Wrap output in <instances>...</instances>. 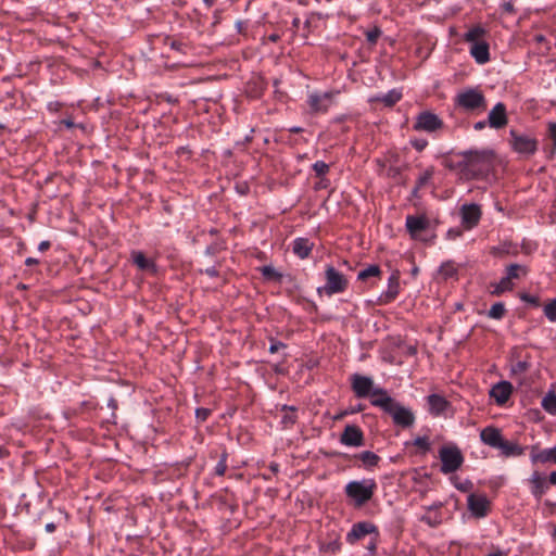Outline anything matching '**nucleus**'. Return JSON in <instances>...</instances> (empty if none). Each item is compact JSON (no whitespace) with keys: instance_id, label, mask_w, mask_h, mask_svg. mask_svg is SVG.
Masks as SVG:
<instances>
[{"instance_id":"nucleus-1","label":"nucleus","mask_w":556,"mask_h":556,"mask_svg":"<svg viewBox=\"0 0 556 556\" xmlns=\"http://www.w3.org/2000/svg\"><path fill=\"white\" fill-rule=\"evenodd\" d=\"M485 162L484 153L470 151L457 155L447 163V166L451 169L457 170L463 178L471 179L479 173H482Z\"/></svg>"},{"instance_id":"nucleus-38","label":"nucleus","mask_w":556,"mask_h":556,"mask_svg":"<svg viewBox=\"0 0 556 556\" xmlns=\"http://www.w3.org/2000/svg\"><path fill=\"white\" fill-rule=\"evenodd\" d=\"M380 35H381V30L378 27H374L372 29L366 31L367 41L370 45H375L377 42L378 38L380 37Z\"/></svg>"},{"instance_id":"nucleus-22","label":"nucleus","mask_w":556,"mask_h":556,"mask_svg":"<svg viewBox=\"0 0 556 556\" xmlns=\"http://www.w3.org/2000/svg\"><path fill=\"white\" fill-rule=\"evenodd\" d=\"M399 288H400V275L397 271L393 273L391 275V277L389 278V285H388V290L387 292L381 296V301L382 302H390L392 301L393 299H395V296L397 295L399 293Z\"/></svg>"},{"instance_id":"nucleus-6","label":"nucleus","mask_w":556,"mask_h":556,"mask_svg":"<svg viewBox=\"0 0 556 556\" xmlns=\"http://www.w3.org/2000/svg\"><path fill=\"white\" fill-rule=\"evenodd\" d=\"M509 135V144L515 152L527 156L535 153L538 149L536 139L527 135H520L514 129L510 130Z\"/></svg>"},{"instance_id":"nucleus-55","label":"nucleus","mask_w":556,"mask_h":556,"mask_svg":"<svg viewBox=\"0 0 556 556\" xmlns=\"http://www.w3.org/2000/svg\"><path fill=\"white\" fill-rule=\"evenodd\" d=\"M368 548H369L371 552H375V549H376V540H372V541L370 542V545L368 546Z\"/></svg>"},{"instance_id":"nucleus-28","label":"nucleus","mask_w":556,"mask_h":556,"mask_svg":"<svg viewBox=\"0 0 556 556\" xmlns=\"http://www.w3.org/2000/svg\"><path fill=\"white\" fill-rule=\"evenodd\" d=\"M542 407L549 414L556 415V394L548 393L542 400Z\"/></svg>"},{"instance_id":"nucleus-8","label":"nucleus","mask_w":556,"mask_h":556,"mask_svg":"<svg viewBox=\"0 0 556 556\" xmlns=\"http://www.w3.org/2000/svg\"><path fill=\"white\" fill-rule=\"evenodd\" d=\"M387 413L391 415L394 424L401 427H409L415 421V416L413 412H410L408 408H406L395 400Z\"/></svg>"},{"instance_id":"nucleus-29","label":"nucleus","mask_w":556,"mask_h":556,"mask_svg":"<svg viewBox=\"0 0 556 556\" xmlns=\"http://www.w3.org/2000/svg\"><path fill=\"white\" fill-rule=\"evenodd\" d=\"M513 282L511 280L505 276L501 279V281L495 285L494 290L491 292L492 294L500 295L505 291L511 290Z\"/></svg>"},{"instance_id":"nucleus-45","label":"nucleus","mask_w":556,"mask_h":556,"mask_svg":"<svg viewBox=\"0 0 556 556\" xmlns=\"http://www.w3.org/2000/svg\"><path fill=\"white\" fill-rule=\"evenodd\" d=\"M415 445L420 448L428 450L429 448L428 439L427 438H417L415 440Z\"/></svg>"},{"instance_id":"nucleus-21","label":"nucleus","mask_w":556,"mask_h":556,"mask_svg":"<svg viewBox=\"0 0 556 556\" xmlns=\"http://www.w3.org/2000/svg\"><path fill=\"white\" fill-rule=\"evenodd\" d=\"M532 493L536 498H541L542 495L547 491L548 485L546 478L539 471H534L531 476Z\"/></svg>"},{"instance_id":"nucleus-10","label":"nucleus","mask_w":556,"mask_h":556,"mask_svg":"<svg viewBox=\"0 0 556 556\" xmlns=\"http://www.w3.org/2000/svg\"><path fill=\"white\" fill-rule=\"evenodd\" d=\"M482 216V210L479 205L470 203L460 207L462 225L465 229L475 227Z\"/></svg>"},{"instance_id":"nucleus-19","label":"nucleus","mask_w":556,"mask_h":556,"mask_svg":"<svg viewBox=\"0 0 556 556\" xmlns=\"http://www.w3.org/2000/svg\"><path fill=\"white\" fill-rule=\"evenodd\" d=\"M371 397V404L381 407L384 412H388L394 400L388 395V393L380 388L374 389L369 394Z\"/></svg>"},{"instance_id":"nucleus-53","label":"nucleus","mask_w":556,"mask_h":556,"mask_svg":"<svg viewBox=\"0 0 556 556\" xmlns=\"http://www.w3.org/2000/svg\"><path fill=\"white\" fill-rule=\"evenodd\" d=\"M35 264H38V260L33 258V257H29L26 260V265L30 266V265H35Z\"/></svg>"},{"instance_id":"nucleus-2","label":"nucleus","mask_w":556,"mask_h":556,"mask_svg":"<svg viewBox=\"0 0 556 556\" xmlns=\"http://www.w3.org/2000/svg\"><path fill=\"white\" fill-rule=\"evenodd\" d=\"M375 489L376 483L372 480L352 481L346 485L345 492L356 506H362L372 497Z\"/></svg>"},{"instance_id":"nucleus-36","label":"nucleus","mask_w":556,"mask_h":556,"mask_svg":"<svg viewBox=\"0 0 556 556\" xmlns=\"http://www.w3.org/2000/svg\"><path fill=\"white\" fill-rule=\"evenodd\" d=\"M359 457L366 466H375L379 460V457L369 451L363 452Z\"/></svg>"},{"instance_id":"nucleus-51","label":"nucleus","mask_w":556,"mask_h":556,"mask_svg":"<svg viewBox=\"0 0 556 556\" xmlns=\"http://www.w3.org/2000/svg\"><path fill=\"white\" fill-rule=\"evenodd\" d=\"M480 437H481V440L486 443V438H488V434H486V428L482 429L481 432H480Z\"/></svg>"},{"instance_id":"nucleus-50","label":"nucleus","mask_w":556,"mask_h":556,"mask_svg":"<svg viewBox=\"0 0 556 556\" xmlns=\"http://www.w3.org/2000/svg\"><path fill=\"white\" fill-rule=\"evenodd\" d=\"M489 556H507V554L502 551H495V552L489 553Z\"/></svg>"},{"instance_id":"nucleus-18","label":"nucleus","mask_w":556,"mask_h":556,"mask_svg":"<svg viewBox=\"0 0 556 556\" xmlns=\"http://www.w3.org/2000/svg\"><path fill=\"white\" fill-rule=\"evenodd\" d=\"M429 220L426 216L409 215L406 218V227L412 237H416L417 233L428 228Z\"/></svg>"},{"instance_id":"nucleus-46","label":"nucleus","mask_w":556,"mask_h":556,"mask_svg":"<svg viewBox=\"0 0 556 556\" xmlns=\"http://www.w3.org/2000/svg\"><path fill=\"white\" fill-rule=\"evenodd\" d=\"M462 233H463V232H462V230H460L459 228L450 229V230L447 231V238H448V239H451V240H454V239H456V238L460 237V236H462Z\"/></svg>"},{"instance_id":"nucleus-39","label":"nucleus","mask_w":556,"mask_h":556,"mask_svg":"<svg viewBox=\"0 0 556 556\" xmlns=\"http://www.w3.org/2000/svg\"><path fill=\"white\" fill-rule=\"evenodd\" d=\"M313 168L318 176H323L328 172L329 166L324 162H316Z\"/></svg>"},{"instance_id":"nucleus-35","label":"nucleus","mask_w":556,"mask_h":556,"mask_svg":"<svg viewBox=\"0 0 556 556\" xmlns=\"http://www.w3.org/2000/svg\"><path fill=\"white\" fill-rule=\"evenodd\" d=\"M401 97L402 94L399 91L391 90L381 99V101L384 103L386 106H392L401 99Z\"/></svg>"},{"instance_id":"nucleus-54","label":"nucleus","mask_w":556,"mask_h":556,"mask_svg":"<svg viewBox=\"0 0 556 556\" xmlns=\"http://www.w3.org/2000/svg\"><path fill=\"white\" fill-rule=\"evenodd\" d=\"M62 123L65 124L68 128L74 126V123L71 119H64Z\"/></svg>"},{"instance_id":"nucleus-27","label":"nucleus","mask_w":556,"mask_h":556,"mask_svg":"<svg viewBox=\"0 0 556 556\" xmlns=\"http://www.w3.org/2000/svg\"><path fill=\"white\" fill-rule=\"evenodd\" d=\"M457 274V266L453 262H445L439 269V277L446 280L454 278Z\"/></svg>"},{"instance_id":"nucleus-48","label":"nucleus","mask_w":556,"mask_h":556,"mask_svg":"<svg viewBox=\"0 0 556 556\" xmlns=\"http://www.w3.org/2000/svg\"><path fill=\"white\" fill-rule=\"evenodd\" d=\"M281 348H285V344H283V343H281V342L274 343V344H271V345H270L269 351H270L271 353H275V352H277V351H278L279 349H281Z\"/></svg>"},{"instance_id":"nucleus-30","label":"nucleus","mask_w":556,"mask_h":556,"mask_svg":"<svg viewBox=\"0 0 556 556\" xmlns=\"http://www.w3.org/2000/svg\"><path fill=\"white\" fill-rule=\"evenodd\" d=\"M261 271L265 279L273 280V281H279L281 279V274L277 271V269L270 265L263 266L261 268Z\"/></svg>"},{"instance_id":"nucleus-3","label":"nucleus","mask_w":556,"mask_h":556,"mask_svg":"<svg viewBox=\"0 0 556 556\" xmlns=\"http://www.w3.org/2000/svg\"><path fill=\"white\" fill-rule=\"evenodd\" d=\"M489 446L498 448L503 456H517L523 453V448L517 443L505 440L498 429L489 427Z\"/></svg>"},{"instance_id":"nucleus-4","label":"nucleus","mask_w":556,"mask_h":556,"mask_svg":"<svg viewBox=\"0 0 556 556\" xmlns=\"http://www.w3.org/2000/svg\"><path fill=\"white\" fill-rule=\"evenodd\" d=\"M484 29L480 26L470 29L465 38L471 43L470 53L478 63L486 62V43L483 40Z\"/></svg>"},{"instance_id":"nucleus-52","label":"nucleus","mask_w":556,"mask_h":556,"mask_svg":"<svg viewBox=\"0 0 556 556\" xmlns=\"http://www.w3.org/2000/svg\"><path fill=\"white\" fill-rule=\"evenodd\" d=\"M551 484L556 485V471L552 472L548 478Z\"/></svg>"},{"instance_id":"nucleus-32","label":"nucleus","mask_w":556,"mask_h":556,"mask_svg":"<svg viewBox=\"0 0 556 556\" xmlns=\"http://www.w3.org/2000/svg\"><path fill=\"white\" fill-rule=\"evenodd\" d=\"M381 270L378 265H371L368 268L358 273L359 280H366L369 277H378Z\"/></svg>"},{"instance_id":"nucleus-5","label":"nucleus","mask_w":556,"mask_h":556,"mask_svg":"<svg viewBox=\"0 0 556 556\" xmlns=\"http://www.w3.org/2000/svg\"><path fill=\"white\" fill-rule=\"evenodd\" d=\"M441 470L451 473L460 468L464 458L460 450L455 445H445L440 450Z\"/></svg>"},{"instance_id":"nucleus-26","label":"nucleus","mask_w":556,"mask_h":556,"mask_svg":"<svg viewBox=\"0 0 556 556\" xmlns=\"http://www.w3.org/2000/svg\"><path fill=\"white\" fill-rule=\"evenodd\" d=\"M532 462L546 463L554 462L556 464V446L551 450H544L538 454L532 455Z\"/></svg>"},{"instance_id":"nucleus-13","label":"nucleus","mask_w":556,"mask_h":556,"mask_svg":"<svg viewBox=\"0 0 556 556\" xmlns=\"http://www.w3.org/2000/svg\"><path fill=\"white\" fill-rule=\"evenodd\" d=\"M441 126L442 123L438 118V116L429 112L421 113L417 117V122L415 124L416 129L426 131H434L439 129Z\"/></svg>"},{"instance_id":"nucleus-33","label":"nucleus","mask_w":556,"mask_h":556,"mask_svg":"<svg viewBox=\"0 0 556 556\" xmlns=\"http://www.w3.org/2000/svg\"><path fill=\"white\" fill-rule=\"evenodd\" d=\"M281 410L283 413V415L281 417L283 424L288 425V424H294L295 422V418H296V416H295V410H296L295 407H293V406H290V407L289 406H283Z\"/></svg>"},{"instance_id":"nucleus-57","label":"nucleus","mask_w":556,"mask_h":556,"mask_svg":"<svg viewBox=\"0 0 556 556\" xmlns=\"http://www.w3.org/2000/svg\"><path fill=\"white\" fill-rule=\"evenodd\" d=\"M476 129H482L483 128V123L482 122H479L476 124Z\"/></svg>"},{"instance_id":"nucleus-58","label":"nucleus","mask_w":556,"mask_h":556,"mask_svg":"<svg viewBox=\"0 0 556 556\" xmlns=\"http://www.w3.org/2000/svg\"><path fill=\"white\" fill-rule=\"evenodd\" d=\"M269 39H270L271 41H276V40L278 39V35H271V36L269 37Z\"/></svg>"},{"instance_id":"nucleus-25","label":"nucleus","mask_w":556,"mask_h":556,"mask_svg":"<svg viewBox=\"0 0 556 556\" xmlns=\"http://www.w3.org/2000/svg\"><path fill=\"white\" fill-rule=\"evenodd\" d=\"M313 248V244L308 242L307 239L299 238L293 243V252L300 256L301 258H304L308 256Z\"/></svg>"},{"instance_id":"nucleus-60","label":"nucleus","mask_w":556,"mask_h":556,"mask_svg":"<svg viewBox=\"0 0 556 556\" xmlns=\"http://www.w3.org/2000/svg\"><path fill=\"white\" fill-rule=\"evenodd\" d=\"M492 253H493L494 255H498L501 252H500V250H498V249H493V250H492Z\"/></svg>"},{"instance_id":"nucleus-24","label":"nucleus","mask_w":556,"mask_h":556,"mask_svg":"<svg viewBox=\"0 0 556 556\" xmlns=\"http://www.w3.org/2000/svg\"><path fill=\"white\" fill-rule=\"evenodd\" d=\"M134 263L141 269L146 271H155V264L148 260L142 252H132Z\"/></svg>"},{"instance_id":"nucleus-61","label":"nucleus","mask_w":556,"mask_h":556,"mask_svg":"<svg viewBox=\"0 0 556 556\" xmlns=\"http://www.w3.org/2000/svg\"><path fill=\"white\" fill-rule=\"evenodd\" d=\"M505 7H506V10H511V8H513L510 3H506Z\"/></svg>"},{"instance_id":"nucleus-47","label":"nucleus","mask_w":556,"mask_h":556,"mask_svg":"<svg viewBox=\"0 0 556 556\" xmlns=\"http://www.w3.org/2000/svg\"><path fill=\"white\" fill-rule=\"evenodd\" d=\"M432 175V172L430 170H427L420 178H419V181H418V185L419 186H422L425 185L431 177Z\"/></svg>"},{"instance_id":"nucleus-15","label":"nucleus","mask_w":556,"mask_h":556,"mask_svg":"<svg viewBox=\"0 0 556 556\" xmlns=\"http://www.w3.org/2000/svg\"><path fill=\"white\" fill-rule=\"evenodd\" d=\"M376 533V527L369 522H358L353 526L352 530L348 533L346 540L353 544L367 534Z\"/></svg>"},{"instance_id":"nucleus-42","label":"nucleus","mask_w":556,"mask_h":556,"mask_svg":"<svg viewBox=\"0 0 556 556\" xmlns=\"http://www.w3.org/2000/svg\"><path fill=\"white\" fill-rule=\"evenodd\" d=\"M210 413H211V410L208 408H198L195 412L197 418L200 419L201 421L206 420Z\"/></svg>"},{"instance_id":"nucleus-40","label":"nucleus","mask_w":556,"mask_h":556,"mask_svg":"<svg viewBox=\"0 0 556 556\" xmlns=\"http://www.w3.org/2000/svg\"><path fill=\"white\" fill-rule=\"evenodd\" d=\"M520 299L523 301V302H527V303H530L534 306H539L540 305V300L538 296H534V295H531V294H528V293H522L520 294Z\"/></svg>"},{"instance_id":"nucleus-16","label":"nucleus","mask_w":556,"mask_h":556,"mask_svg":"<svg viewBox=\"0 0 556 556\" xmlns=\"http://www.w3.org/2000/svg\"><path fill=\"white\" fill-rule=\"evenodd\" d=\"M374 389V382L370 378L359 375L353 376V390L357 396H369Z\"/></svg>"},{"instance_id":"nucleus-34","label":"nucleus","mask_w":556,"mask_h":556,"mask_svg":"<svg viewBox=\"0 0 556 556\" xmlns=\"http://www.w3.org/2000/svg\"><path fill=\"white\" fill-rule=\"evenodd\" d=\"M527 270L525 267L518 265V264H511L507 268V277L511 279L519 278L521 275H526Z\"/></svg>"},{"instance_id":"nucleus-59","label":"nucleus","mask_w":556,"mask_h":556,"mask_svg":"<svg viewBox=\"0 0 556 556\" xmlns=\"http://www.w3.org/2000/svg\"><path fill=\"white\" fill-rule=\"evenodd\" d=\"M277 467H278V466H277L276 464L270 465V469H271L273 471H275V472H276V471H277V469H278Z\"/></svg>"},{"instance_id":"nucleus-7","label":"nucleus","mask_w":556,"mask_h":556,"mask_svg":"<svg viewBox=\"0 0 556 556\" xmlns=\"http://www.w3.org/2000/svg\"><path fill=\"white\" fill-rule=\"evenodd\" d=\"M457 103L465 110H475L484 104V93L479 89H467L457 96Z\"/></svg>"},{"instance_id":"nucleus-43","label":"nucleus","mask_w":556,"mask_h":556,"mask_svg":"<svg viewBox=\"0 0 556 556\" xmlns=\"http://www.w3.org/2000/svg\"><path fill=\"white\" fill-rule=\"evenodd\" d=\"M527 369H528V364L526 362H521V361L517 362L513 367L514 372H525Z\"/></svg>"},{"instance_id":"nucleus-23","label":"nucleus","mask_w":556,"mask_h":556,"mask_svg":"<svg viewBox=\"0 0 556 556\" xmlns=\"http://www.w3.org/2000/svg\"><path fill=\"white\" fill-rule=\"evenodd\" d=\"M428 404L430 412L434 415L442 414L448 406L447 401L439 394L429 395Z\"/></svg>"},{"instance_id":"nucleus-20","label":"nucleus","mask_w":556,"mask_h":556,"mask_svg":"<svg viewBox=\"0 0 556 556\" xmlns=\"http://www.w3.org/2000/svg\"><path fill=\"white\" fill-rule=\"evenodd\" d=\"M468 509L475 517L481 518L486 514V501L483 497L470 494L468 496Z\"/></svg>"},{"instance_id":"nucleus-62","label":"nucleus","mask_w":556,"mask_h":556,"mask_svg":"<svg viewBox=\"0 0 556 556\" xmlns=\"http://www.w3.org/2000/svg\"><path fill=\"white\" fill-rule=\"evenodd\" d=\"M172 46H173V48H176V42H175V41H173V42H172Z\"/></svg>"},{"instance_id":"nucleus-9","label":"nucleus","mask_w":556,"mask_h":556,"mask_svg":"<svg viewBox=\"0 0 556 556\" xmlns=\"http://www.w3.org/2000/svg\"><path fill=\"white\" fill-rule=\"evenodd\" d=\"M513 391V384L503 380L492 386L489 390V397L493 399L497 405L503 406L509 401Z\"/></svg>"},{"instance_id":"nucleus-14","label":"nucleus","mask_w":556,"mask_h":556,"mask_svg":"<svg viewBox=\"0 0 556 556\" xmlns=\"http://www.w3.org/2000/svg\"><path fill=\"white\" fill-rule=\"evenodd\" d=\"M341 442L345 445L361 446L363 445V432L355 425H349L345 427L341 434Z\"/></svg>"},{"instance_id":"nucleus-17","label":"nucleus","mask_w":556,"mask_h":556,"mask_svg":"<svg viewBox=\"0 0 556 556\" xmlns=\"http://www.w3.org/2000/svg\"><path fill=\"white\" fill-rule=\"evenodd\" d=\"M308 103L314 112H325L332 103V94L329 92L323 94H311Z\"/></svg>"},{"instance_id":"nucleus-31","label":"nucleus","mask_w":556,"mask_h":556,"mask_svg":"<svg viewBox=\"0 0 556 556\" xmlns=\"http://www.w3.org/2000/svg\"><path fill=\"white\" fill-rule=\"evenodd\" d=\"M506 313L504 303L496 302L489 309V317L494 319H501Z\"/></svg>"},{"instance_id":"nucleus-49","label":"nucleus","mask_w":556,"mask_h":556,"mask_svg":"<svg viewBox=\"0 0 556 556\" xmlns=\"http://www.w3.org/2000/svg\"><path fill=\"white\" fill-rule=\"evenodd\" d=\"M49 247H50V242H49V241H42V242L39 244V250H40L41 252H43V251L48 250V249H49Z\"/></svg>"},{"instance_id":"nucleus-11","label":"nucleus","mask_w":556,"mask_h":556,"mask_svg":"<svg viewBox=\"0 0 556 556\" xmlns=\"http://www.w3.org/2000/svg\"><path fill=\"white\" fill-rule=\"evenodd\" d=\"M326 280L325 291L328 294L341 292L346 287L344 276L331 266L326 269Z\"/></svg>"},{"instance_id":"nucleus-41","label":"nucleus","mask_w":556,"mask_h":556,"mask_svg":"<svg viewBox=\"0 0 556 556\" xmlns=\"http://www.w3.org/2000/svg\"><path fill=\"white\" fill-rule=\"evenodd\" d=\"M226 454H223L220 462L217 464L215 468V472L218 476H224L226 471Z\"/></svg>"},{"instance_id":"nucleus-44","label":"nucleus","mask_w":556,"mask_h":556,"mask_svg":"<svg viewBox=\"0 0 556 556\" xmlns=\"http://www.w3.org/2000/svg\"><path fill=\"white\" fill-rule=\"evenodd\" d=\"M548 134L554 142V150H556V123H551L548 126Z\"/></svg>"},{"instance_id":"nucleus-56","label":"nucleus","mask_w":556,"mask_h":556,"mask_svg":"<svg viewBox=\"0 0 556 556\" xmlns=\"http://www.w3.org/2000/svg\"><path fill=\"white\" fill-rule=\"evenodd\" d=\"M46 528H47V530H48L49 532H52V531H54V528H55V527H54V525H53V523H48Z\"/></svg>"},{"instance_id":"nucleus-63","label":"nucleus","mask_w":556,"mask_h":556,"mask_svg":"<svg viewBox=\"0 0 556 556\" xmlns=\"http://www.w3.org/2000/svg\"><path fill=\"white\" fill-rule=\"evenodd\" d=\"M554 536L556 538V527H555V530H554Z\"/></svg>"},{"instance_id":"nucleus-12","label":"nucleus","mask_w":556,"mask_h":556,"mask_svg":"<svg viewBox=\"0 0 556 556\" xmlns=\"http://www.w3.org/2000/svg\"><path fill=\"white\" fill-rule=\"evenodd\" d=\"M508 124L507 110L504 103H496L489 112V127L494 129H503Z\"/></svg>"},{"instance_id":"nucleus-37","label":"nucleus","mask_w":556,"mask_h":556,"mask_svg":"<svg viewBox=\"0 0 556 556\" xmlns=\"http://www.w3.org/2000/svg\"><path fill=\"white\" fill-rule=\"evenodd\" d=\"M544 314L551 321H556V299L544 306Z\"/></svg>"}]
</instances>
